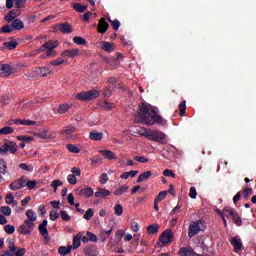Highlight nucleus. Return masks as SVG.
I'll list each match as a JSON object with an SVG mask.
<instances>
[{
	"label": "nucleus",
	"instance_id": "nucleus-1",
	"mask_svg": "<svg viewBox=\"0 0 256 256\" xmlns=\"http://www.w3.org/2000/svg\"><path fill=\"white\" fill-rule=\"evenodd\" d=\"M136 121L137 123H144L149 126H153L155 123H157V125H163V123H165L163 117L157 114L155 109L149 108L145 103H141L139 105V111L136 114Z\"/></svg>",
	"mask_w": 256,
	"mask_h": 256
},
{
	"label": "nucleus",
	"instance_id": "nucleus-2",
	"mask_svg": "<svg viewBox=\"0 0 256 256\" xmlns=\"http://www.w3.org/2000/svg\"><path fill=\"white\" fill-rule=\"evenodd\" d=\"M19 149V146H17V143L14 141H10L5 139L4 144L0 146V155H7V153H17V150Z\"/></svg>",
	"mask_w": 256,
	"mask_h": 256
},
{
	"label": "nucleus",
	"instance_id": "nucleus-3",
	"mask_svg": "<svg viewBox=\"0 0 256 256\" xmlns=\"http://www.w3.org/2000/svg\"><path fill=\"white\" fill-rule=\"evenodd\" d=\"M146 139L149 141H155L156 143H163L167 139V135L161 131L148 129L146 133Z\"/></svg>",
	"mask_w": 256,
	"mask_h": 256
},
{
	"label": "nucleus",
	"instance_id": "nucleus-4",
	"mask_svg": "<svg viewBox=\"0 0 256 256\" xmlns=\"http://www.w3.org/2000/svg\"><path fill=\"white\" fill-rule=\"evenodd\" d=\"M97 97H99V91L97 90L80 92L76 95L78 101H93V99H97Z\"/></svg>",
	"mask_w": 256,
	"mask_h": 256
},
{
	"label": "nucleus",
	"instance_id": "nucleus-5",
	"mask_svg": "<svg viewBox=\"0 0 256 256\" xmlns=\"http://www.w3.org/2000/svg\"><path fill=\"white\" fill-rule=\"evenodd\" d=\"M201 225H203V221L197 220L189 226L188 237H190V239L195 237V235H199Z\"/></svg>",
	"mask_w": 256,
	"mask_h": 256
},
{
	"label": "nucleus",
	"instance_id": "nucleus-6",
	"mask_svg": "<svg viewBox=\"0 0 256 256\" xmlns=\"http://www.w3.org/2000/svg\"><path fill=\"white\" fill-rule=\"evenodd\" d=\"M54 33H64L65 35H69V33H73V28L69 23H60L56 24L54 27Z\"/></svg>",
	"mask_w": 256,
	"mask_h": 256
},
{
	"label": "nucleus",
	"instance_id": "nucleus-7",
	"mask_svg": "<svg viewBox=\"0 0 256 256\" xmlns=\"http://www.w3.org/2000/svg\"><path fill=\"white\" fill-rule=\"evenodd\" d=\"M34 228L35 223L24 221V223L18 227V233H20V235H31V229Z\"/></svg>",
	"mask_w": 256,
	"mask_h": 256
},
{
	"label": "nucleus",
	"instance_id": "nucleus-8",
	"mask_svg": "<svg viewBox=\"0 0 256 256\" xmlns=\"http://www.w3.org/2000/svg\"><path fill=\"white\" fill-rule=\"evenodd\" d=\"M160 243L162 245H167L168 243H173V230L167 229L165 230L159 238Z\"/></svg>",
	"mask_w": 256,
	"mask_h": 256
},
{
	"label": "nucleus",
	"instance_id": "nucleus-9",
	"mask_svg": "<svg viewBox=\"0 0 256 256\" xmlns=\"http://www.w3.org/2000/svg\"><path fill=\"white\" fill-rule=\"evenodd\" d=\"M25 183H27V180H25V176H21L19 179L15 180L9 185V189L12 191H19L20 189H23L25 187Z\"/></svg>",
	"mask_w": 256,
	"mask_h": 256
},
{
	"label": "nucleus",
	"instance_id": "nucleus-10",
	"mask_svg": "<svg viewBox=\"0 0 256 256\" xmlns=\"http://www.w3.org/2000/svg\"><path fill=\"white\" fill-rule=\"evenodd\" d=\"M76 192L77 195H80V197H85L86 199H90V197H93V193H95L91 187L78 188L76 189Z\"/></svg>",
	"mask_w": 256,
	"mask_h": 256
},
{
	"label": "nucleus",
	"instance_id": "nucleus-11",
	"mask_svg": "<svg viewBox=\"0 0 256 256\" xmlns=\"http://www.w3.org/2000/svg\"><path fill=\"white\" fill-rule=\"evenodd\" d=\"M231 245H233L235 253H239L243 250V242L239 236L233 237L230 241Z\"/></svg>",
	"mask_w": 256,
	"mask_h": 256
},
{
	"label": "nucleus",
	"instance_id": "nucleus-12",
	"mask_svg": "<svg viewBox=\"0 0 256 256\" xmlns=\"http://www.w3.org/2000/svg\"><path fill=\"white\" fill-rule=\"evenodd\" d=\"M178 253L180 256H203V254H197V252H194L191 247H182Z\"/></svg>",
	"mask_w": 256,
	"mask_h": 256
},
{
	"label": "nucleus",
	"instance_id": "nucleus-13",
	"mask_svg": "<svg viewBox=\"0 0 256 256\" xmlns=\"http://www.w3.org/2000/svg\"><path fill=\"white\" fill-rule=\"evenodd\" d=\"M51 68L45 66V67H36L34 70V73L38 75L39 77H47L48 75H51Z\"/></svg>",
	"mask_w": 256,
	"mask_h": 256
},
{
	"label": "nucleus",
	"instance_id": "nucleus-14",
	"mask_svg": "<svg viewBox=\"0 0 256 256\" xmlns=\"http://www.w3.org/2000/svg\"><path fill=\"white\" fill-rule=\"evenodd\" d=\"M108 29L109 23H107V19L101 18L98 22V33H101V35H105Z\"/></svg>",
	"mask_w": 256,
	"mask_h": 256
},
{
	"label": "nucleus",
	"instance_id": "nucleus-15",
	"mask_svg": "<svg viewBox=\"0 0 256 256\" xmlns=\"http://www.w3.org/2000/svg\"><path fill=\"white\" fill-rule=\"evenodd\" d=\"M79 53H81V50L75 48V49H68V50H64L61 53V57H69L70 59H74V57H77V55H79Z\"/></svg>",
	"mask_w": 256,
	"mask_h": 256
},
{
	"label": "nucleus",
	"instance_id": "nucleus-16",
	"mask_svg": "<svg viewBox=\"0 0 256 256\" xmlns=\"http://www.w3.org/2000/svg\"><path fill=\"white\" fill-rule=\"evenodd\" d=\"M100 49L106 51V53H113L115 51V45L111 42L102 41L100 43Z\"/></svg>",
	"mask_w": 256,
	"mask_h": 256
},
{
	"label": "nucleus",
	"instance_id": "nucleus-17",
	"mask_svg": "<svg viewBox=\"0 0 256 256\" xmlns=\"http://www.w3.org/2000/svg\"><path fill=\"white\" fill-rule=\"evenodd\" d=\"M47 220H43L42 223L38 226V231L44 239H47L49 237V231L47 230Z\"/></svg>",
	"mask_w": 256,
	"mask_h": 256
},
{
	"label": "nucleus",
	"instance_id": "nucleus-18",
	"mask_svg": "<svg viewBox=\"0 0 256 256\" xmlns=\"http://www.w3.org/2000/svg\"><path fill=\"white\" fill-rule=\"evenodd\" d=\"M95 197H100L101 199H107L109 195H111V191L105 189V188H97V191L95 192Z\"/></svg>",
	"mask_w": 256,
	"mask_h": 256
},
{
	"label": "nucleus",
	"instance_id": "nucleus-19",
	"mask_svg": "<svg viewBox=\"0 0 256 256\" xmlns=\"http://www.w3.org/2000/svg\"><path fill=\"white\" fill-rule=\"evenodd\" d=\"M12 74H13V66L9 64H3L1 77H9Z\"/></svg>",
	"mask_w": 256,
	"mask_h": 256
},
{
	"label": "nucleus",
	"instance_id": "nucleus-20",
	"mask_svg": "<svg viewBox=\"0 0 256 256\" xmlns=\"http://www.w3.org/2000/svg\"><path fill=\"white\" fill-rule=\"evenodd\" d=\"M11 25L14 31H21V29H25V24L18 18L14 19Z\"/></svg>",
	"mask_w": 256,
	"mask_h": 256
},
{
	"label": "nucleus",
	"instance_id": "nucleus-21",
	"mask_svg": "<svg viewBox=\"0 0 256 256\" xmlns=\"http://www.w3.org/2000/svg\"><path fill=\"white\" fill-rule=\"evenodd\" d=\"M101 155L104 156L108 161H113L117 159V155L114 154L111 150H100Z\"/></svg>",
	"mask_w": 256,
	"mask_h": 256
},
{
	"label": "nucleus",
	"instance_id": "nucleus-22",
	"mask_svg": "<svg viewBox=\"0 0 256 256\" xmlns=\"http://www.w3.org/2000/svg\"><path fill=\"white\" fill-rule=\"evenodd\" d=\"M26 217H28V219L24 221H28L29 223H35V221H37V214H35V211L32 209L26 211Z\"/></svg>",
	"mask_w": 256,
	"mask_h": 256
},
{
	"label": "nucleus",
	"instance_id": "nucleus-23",
	"mask_svg": "<svg viewBox=\"0 0 256 256\" xmlns=\"http://www.w3.org/2000/svg\"><path fill=\"white\" fill-rule=\"evenodd\" d=\"M72 250H73V246H71V245L60 246L58 248V253H59V255L65 256V255H69V253H71Z\"/></svg>",
	"mask_w": 256,
	"mask_h": 256
},
{
	"label": "nucleus",
	"instance_id": "nucleus-24",
	"mask_svg": "<svg viewBox=\"0 0 256 256\" xmlns=\"http://www.w3.org/2000/svg\"><path fill=\"white\" fill-rule=\"evenodd\" d=\"M146 232L148 233V235H157V233H159V224H152L149 225L146 229Z\"/></svg>",
	"mask_w": 256,
	"mask_h": 256
},
{
	"label": "nucleus",
	"instance_id": "nucleus-25",
	"mask_svg": "<svg viewBox=\"0 0 256 256\" xmlns=\"http://www.w3.org/2000/svg\"><path fill=\"white\" fill-rule=\"evenodd\" d=\"M84 253L87 256H97L98 255L97 248H95V246H86L84 248Z\"/></svg>",
	"mask_w": 256,
	"mask_h": 256
},
{
	"label": "nucleus",
	"instance_id": "nucleus-26",
	"mask_svg": "<svg viewBox=\"0 0 256 256\" xmlns=\"http://www.w3.org/2000/svg\"><path fill=\"white\" fill-rule=\"evenodd\" d=\"M89 138L92 141H101V139H103V133L93 130V131L90 132Z\"/></svg>",
	"mask_w": 256,
	"mask_h": 256
},
{
	"label": "nucleus",
	"instance_id": "nucleus-27",
	"mask_svg": "<svg viewBox=\"0 0 256 256\" xmlns=\"http://www.w3.org/2000/svg\"><path fill=\"white\" fill-rule=\"evenodd\" d=\"M73 133H77V128L73 125L66 126L62 130V135H73Z\"/></svg>",
	"mask_w": 256,
	"mask_h": 256
},
{
	"label": "nucleus",
	"instance_id": "nucleus-28",
	"mask_svg": "<svg viewBox=\"0 0 256 256\" xmlns=\"http://www.w3.org/2000/svg\"><path fill=\"white\" fill-rule=\"evenodd\" d=\"M153 175V172L146 171L138 176L137 183H143V181H147L151 176Z\"/></svg>",
	"mask_w": 256,
	"mask_h": 256
},
{
	"label": "nucleus",
	"instance_id": "nucleus-29",
	"mask_svg": "<svg viewBox=\"0 0 256 256\" xmlns=\"http://www.w3.org/2000/svg\"><path fill=\"white\" fill-rule=\"evenodd\" d=\"M127 191H129V186L123 185L114 191V195H116V197H119L121 195H125V193H127Z\"/></svg>",
	"mask_w": 256,
	"mask_h": 256
},
{
	"label": "nucleus",
	"instance_id": "nucleus-30",
	"mask_svg": "<svg viewBox=\"0 0 256 256\" xmlns=\"http://www.w3.org/2000/svg\"><path fill=\"white\" fill-rule=\"evenodd\" d=\"M101 59L104 63L109 65L110 69H115V66H113V63H115V57L101 56Z\"/></svg>",
	"mask_w": 256,
	"mask_h": 256
},
{
	"label": "nucleus",
	"instance_id": "nucleus-31",
	"mask_svg": "<svg viewBox=\"0 0 256 256\" xmlns=\"http://www.w3.org/2000/svg\"><path fill=\"white\" fill-rule=\"evenodd\" d=\"M57 45H58L57 41L50 40V41L44 43L43 47L46 50H48V49L54 50V49H57Z\"/></svg>",
	"mask_w": 256,
	"mask_h": 256
},
{
	"label": "nucleus",
	"instance_id": "nucleus-32",
	"mask_svg": "<svg viewBox=\"0 0 256 256\" xmlns=\"http://www.w3.org/2000/svg\"><path fill=\"white\" fill-rule=\"evenodd\" d=\"M71 109V106L69 104H60L57 112L59 113V115H65V113H67V111H69Z\"/></svg>",
	"mask_w": 256,
	"mask_h": 256
},
{
	"label": "nucleus",
	"instance_id": "nucleus-33",
	"mask_svg": "<svg viewBox=\"0 0 256 256\" xmlns=\"http://www.w3.org/2000/svg\"><path fill=\"white\" fill-rule=\"evenodd\" d=\"M87 7V5H81L79 3L73 4V8L75 11H77V13H85V11H87Z\"/></svg>",
	"mask_w": 256,
	"mask_h": 256
},
{
	"label": "nucleus",
	"instance_id": "nucleus-34",
	"mask_svg": "<svg viewBox=\"0 0 256 256\" xmlns=\"http://www.w3.org/2000/svg\"><path fill=\"white\" fill-rule=\"evenodd\" d=\"M178 107L180 111V116L185 117V113H187V101H182Z\"/></svg>",
	"mask_w": 256,
	"mask_h": 256
},
{
	"label": "nucleus",
	"instance_id": "nucleus-35",
	"mask_svg": "<svg viewBox=\"0 0 256 256\" xmlns=\"http://www.w3.org/2000/svg\"><path fill=\"white\" fill-rule=\"evenodd\" d=\"M15 129L13 127L5 126L2 129H0V135H11V133H14Z\"/></svg>",
	"mask_w": 256,
	"mask_h": 256
},
{
	"label": "nucleus",
	"instance_id": "nucleus-36",
	"mask_svg": "<svg viewBox=\"0 0 256 256\" xmlns=\"http://www.w3.org/2000/svg\"><path fill=\"white\" fill-rule=\"evenodd\" d=\"M0 213H2V215H5V217H11V207L9 206L0 207Z\"/></svg>",
	"mask_w": 256,
	"mask_h": 256
},
{
	"label": "nucleus",
	"instance_id": "nucleus-37",
	"mask_svg": "<svg viewBox=\"0 0 256 256\" xmlns=\"http://www.w3.org/2000/svg\"><path fill=\"white\" fill-rule=\"evenodd\" d=\"M73 42L76 43V45H87V40L81 36H75Z\"/></svg>",
	"mask_w": 256,
	"mask_h": 256
},
{
	"label": "nucleus",
	"instance_id": "nucleus-38",
	"mask_svg": "<svg viewBox=\"0 0 256 256\" xmlns=\"http://www.w3.org/2000/svg\"><path fill=\"white\" fill-rule=\"evenodd\" d=\"M93 215H95V211L93 210V208H89L85 214H84V219H86V221H91V218L93 217Z\"/></svg>",
	"mask_w": 256,
	"mask_h": 256
},
{
	"label": "nucleus",
	"instance_id": "nucleus-39",
	"mask_svg": "<svg viewBox=\"0 0 256 256\" xmlns=\"http://www.w3.org/2000/svg\"><path fill=\"white\" fill-rule=\"evenodd\" d=\"M108 21L112 23V29H114V31H119V27H121V22L119 20H111V18H109Z\"/></svg>",
	"mask_w": 256,
	"mask_h": 256
},
{
	"label": "nucleus",
	"instance_id": "nucleus-40",
	"mask_svg": "<svg viewBox=\"0 0 256 256\" xmlns=\"http://www.w3.org/2000/svg\"><path fill=\"white\" fill-rule=\"evenodd\" d=\"M0 173L2 175L7 173V162L4 159H0Z\"/></svg>",
	"mask_w": 256,
	"mask_h": 256
},
{
	"label": "nucleus",
	"instance_id": "nucleus-41",
	"mask_svg": "<svg viewBox=\"0 0 256 256\" xmlns=\"http://www.w3.org/2000/svg\"><path fill=\"white\" fill-rule=\"evenodd\" d=\"M72 245V249H79L81 247V237L75 236Z\"/></svg>",
	"mask_w": 256,
	"mask_h": 256
},
{
	"label": "nucleus",
	"instance_id": "nucleus-42",
	"mask_svg": "<svg viewBox=\"0 0 256 256\" xmlns=\"http://www.w3.org/2000/svg\"><path fill=\"white\" fill-rule=\"evenodd\" d=\"M4 231L7 233V235H13V233H15V226L7 224L4 226Z\"/></svg>",
	"mask_w": 256,
	"mask_h": 256
},
{
	"label": "nucleus",
	"instance_id": "nucleus-43",
	"mask_svg": "<svg viewBox=\"0 0 256 256\" xmlns=\"http://www.w3.org/2000/svg\"><path fill=\"white\" fill-rule=\"evenodd\" d=\"M50 221H57L59 219V211L51 210L49 212Z\"/></svg>",
	"mask_w": 256,
	"mask_h": 256
},
{
	"label": "nucleus",
	"instance_id": "nucleus-44",
	"mask_svg": "<svg viewBox=\"0 0 256 256\" xmlns=\"http://www.w3.org/2000/svg\"><path fill=\"white\" fill-rule=\"evenodd\" d=\"M19 168L22 169L23 171H27L28 173H32V171H33V166L27 165L25 163L19 164Z\"/></svg>",
	"mask_w": 256,
	"mask_h": 256
},
{
	"label": "nucleus",
	"instance_id": "nucleus-45",
	"mask_svg": "<svg viewBox=\"0 0 256 256\" xmlns=\"http://www.w3.org/2000/svg\"><path fill=\"white\" fill-rule=\"evenodd\" d=\"M17 45H19V44L15 41L4 42V47H6L7 49H10V50L16 49Z\"/></svg>",
	"mask_w": 256,
	"mask_h": 256
},
{
	"label": "nucleus",
	"instance_id": "nucleus-46",
	"mask_svg": "<svg viewBox=\"0 0 256 256\" xmlns=\"http://www.w3.org/2000/svg\"><path fill=\"white\" fill-rule=\"evenodd\" d=\"M231 211H235L233 208H224L220 213L221 217H231Z\"/></svg>",
	"mask_w": 256,
	"mask_h": 256
},
{
	"label": "nucleus",
	"instance_id": "nucleus-47",
	"mask_svg": "<svg viewBox=\"0 0 256 256\" xmlns=\"http://www.w3.org/2000/svg\"><path fill=\"white\" fill-rule=\"evenodd\" d=\"M18 141H22L25 143H31V141H33V137L31 136H25V135H20L17 136Z\"/></svg>",
	"mask_w": 256,
	"mask_h": 256
},
{
	"label": "nucleus",
	"instance_id": "nucleus-48",
	"mask_svg": "<svg viewBox=\"0 0 256 256\" xmlns=\"http://www.w3.org/2000/svg\"><path fill=\"white\" fill-rule=\"evenodd\" d=\"M243 193H244L243 198H244L246 201H249L250 195H253V188H245V189L243 190Z\"/></svg>",
	"mask_w": 256,
	"mask_h": 256
},
{
	"label": "nucleus",
	"instance_id": "nucleus-49",
	"mask_svg": "<svg viewBox=\"0 0 256 256\" xmlns=\"http://www.w3.org/2000/svg\"><path fill=\"white\" fill-rule=\"evenodd\" d=\"M60 217L62 221H71V216H69V213H67L65 210L60 211Z\"/></svg>",
	"mask_w": 256,
	"mask_h": 256
},
{
	"label": "nucleus",
	"instance_id": "nucleus-50",
	"mask_svg": "<svg viewBox=\"0 0 256 256\" xmlns=\"http://www.w3.org/2000/svg\"><path fill=\"white\" fill-rule=\"evenodd\" d=\"M114 211H115V215H117L118 217H121V215H123V206H121V204H116L114 207Z\"/></svg>",
	"mask_w": 256,
	"mask_h": 256
},
{
	"label": "nucleus",
	"instance_id": "nucleus-51",
	"mask_svg": "<svg viewBox=\"0 0 256 256\" xmlns=\"http://www.w3.org/2000/svg\"><path fill=\"white\" fill-rule=\"evenodd\" d=\"M67 181L68 183H70V185H77V177L75 176V174H69L67 176Z\"/></svg>",
	"mask_w": 256,
	"mask_h": 256
},
{
	"label": "nucleus",
	"instance_id": "nucleus-52",
	"mask_svg": "<svg viewBox=\"0 0 256 256\" xmlns=\"http://www.w3.org/2000/svg\"><path fill=\"white\" fill-rule=\"evenodd\" d=\"M6 243L8 244V249L10 251H17V247L15 246V240L9 239L6 241Z\"/></svg>",
	"mask_w": 256,
	"mask_h": 256
},
{
	"label": "nucleus",
	"instance_id": "nucleus-53",
	"mask_svg": "<svg viewBox=\"0 0 256 256\" xmlns=\"http://www.w3.org/2000/svg\"><path fill=\"white\" fill-rule=\"evenodd\" d=\"M16 9H23L25 7V3H27V0H14Z\"/></svg>",
	"mask_w": 256,
	"mask_h": 256
},
{
	"label": "nucleus",
	"instance_id": "nucleus-54",
	"mask_svg": "<svg viewBox=\"0 0 256 256\" xmlns=\"http://www.w3.org/2000/svg\"><path fill=\"white\" fill-rule=\"evenodd\" d=\"M67 149H68V151H70V153H79L81 151V149H79V147H77L73 144H68Z\"/></svg>",
	"mask_w": 256,
	"mask_h": 256
},
{
	"label": "nucleus",
	"instance_id": "nucleus-55",
	"mask_svg": "<svg viewBox=\"0 0 256 256\" xmlns=\"http://www.w3.org/2000/svg\"><path fill=\"white\" fill-rule=\"evenodd\" d=\"M13 26L11 25H5L1 27V32L2 33H13Z\"/></svg>",
	"mask_w": 256,
	"mask_h": 256
},
{
	"label": "nucleus",
	"instance_id": "nucleus-56",
	"mask_svg": "<svg viewBox=\"0 0 256 256\" xmlns=\"http://www.w3.org/2000/svg\"><path fill=\"white\" fill-rule=\"evenodd\" d=\"M37 137L40 139H49V134L47 130H42L39 133L36 134Z\"/></svg>",
	"mask_w": 256,
	"mask_h": 256
},
{
	"label": "nucleus",
	"instance_id": "nucleus-57",
	"mask_svg": "<svg viewBox=\"0 0 256 256\" xmlns=\"http://www.w3.org/2000/svg\"><path fill=\"white\" fill-rule=\"evenodd\" d=\"M99 181H100L101 185L107 184V182L109 181V176L107 175V173H102L100 175V180Z\"/></svg>",
	"mask_w": 256,
	"mask_h": 256
},
{
	"label": "nucleus",
	"instance_id": "nucleus-58",
	"mask_svg": "<svg viewBox=\"0 0 256 256\" xmlns=\"http://www.w3.org/2000/svg\"><path fill=\"white\" fill-rule=\"evenodd\" d=\"M63 63H65V60L57 58L56 60L51 61L50 65H53V67H59V65H63Z\"/></svg>",
	"mask_w": 256,
	"mask_h": 256
},
{
	"label": "nucleus",
	"instance_id": "nucleus-59",
	"mask_svg": "<svg viewBox=\"0 0 256 256\" xmlns=\"http://www.w3.org/2000/svg\"><path fill=\"white\" fill-rule=\"evenodd\" d=\"M25 253H27V250L25 248H16L14 251V256H25Z\"/></svg>",
	"mask_w": 256,
	"mask_h": 256
},
{
	"label": "nucleus",
	"instance_id": "nucleus-60",
	"mask_svg": "<svg viewBox=\"0 0 256 256\" xmlns=\"http://www.w3.org/2000/svg\"><path fill=\"white\" fill-rule=\"evenodd\" d=\"M134 161H138V163H149V158H145V156H134Z\"/></svg>",
	"mask_w": 256,
	"mask_h": 256
},
{
	"label": "nucleus",
	"instance_id": "nucleus-61",
	"mask_svg": "<svg viewBox=\"0 0 256 256\" xmlns=\"http://www.w3.org/2000/svg\"><path fill=\"white\" fill-rule=\"evenodd\" d=\"M167 197V191H161L157 197L155 198L156 201L161 202L163 199Z\"/></svg>",
	"mask_w": 256,
	"mask_h": 256
},
{
	"label": "nucleus",
	"instance_id": "nucleus-62",
	"mask_svg": "<svg viewBox=\"0 0 256 256\" xmlns=\"http://www.w3.org/2000/svg\"><path fill=\"white\" fill-rule=\"evenodd\" d=\"M61 185H63V182H61V180H54L51 184L55 192L57 191L58 187H61Z\"/></svg>",
	"mask_w": 256,
	"mask_h": 256
},
{
	"label": "nucleus",
	"instance_id": "nucleus-63",
	"mask_svg": "<svg viewBox=\"0 0 256 256\" xmlns=\"http://www.w3.org/2000/svg\"><path fill=\"white\" fill-rule=\"evenodd\" d=\"M13 201H15V197L11 193L7 194L6 195V204L11 205V204H13Z\"/></svg>",
	"mask_w": 256,
	"mask_h": 256
},
{
	"label": "nucleus",
	"instance_id": "nucleus-64",
	"mask_svg": "<svg viewBox=\"0 0 256 256\" xmlns=\"http://www.w3.org/2000/svg\"><path fill=\"white\" fill-rule=\"evenodd\" d=\"M189 195L191 199H197V189L194 186L190 188Z\"/></svg>",
	"mask_w": 256,
	"mask_h": 256
}]
</instances>
